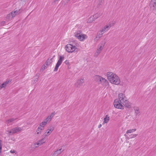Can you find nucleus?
Returning <instances> with one entry per match:
<instances>
[{
	"label": "nucleus",
	"mask_w": 156,
	"mask_h": 156,
	"mask_svg": "<svg viewBox=\"0 0 156 156\" xmlns=\"http://www.w3.org/2000/svg\"><path fill=\"white\" fill-rule=\"evenodd\" d=\"M75 37L80 41H84L88 37L87 35L83 34L82 32L80 31L75 33Z\"/></svg>",
	"instance_id": "obj_4"
},
{
	"label": "nucleus",
	"mask_w": 156,
	"mask_h": 156,
	"mask_svg": "<svg viewBox=\"0 0 156 156\" xmlns=\"http://www.w3.org/2000/svg\"><path fill=\"white\" fill-rule=\"evenodd\" d=\"M84 82V79L83 78H81L78 80L77 83L79 85H80L82 84Z\"/></svg>",
	"instance_id": "obj_23"
},
{
	"label": "nucleus",
	"mask_w": 156,
	"mask_h": 156,
	"mask_svg": "<svg viewBox=\"0 0 156 156\" xmlns=\"http://www.w3.org/2000/svg\"><path fill=\"white\" fill-rule=\"evenodd\" d=\"M54 130V128H52L50 129L47 130L45 133V135L47 136H49Z\"/></svg>",
	"instance_id": "obj_17"
},
{
	"label": "nucleus",
	"mask_w": 156,
	"mask_h": 156,
	"mask_svg": "<svg viewBox=\"0 0 156 156\" xmlns=\"http://www.w3.org/2000/svg\"><path fill=\"white\" fill-rule=\"evenodd\" d=\"M41 145V144L39 143L38 142H37L33 144L32 145L31 147L30 150L33 151L36 148H37L39 146Z\"/></svg>",
	"instance_id": "obj_16"
},
{
	"label": "nucleus",
	"mask_w": 156,
	"mask_h": 156,
	"mask_svg": "<svg viewBox=\"0 0 156 156\" xmlns=\"http://www.w3.org/2000/svg\"><path fill=\"white\" fill-rule=\"evenodd\" d=\"M113 104L115 108L120 110H123L125 107L117 99L114 100Z\"/></svg>",
	"instance_id": "obj_7"
},
{
	"label": "nucleus",
	"mask_w": 156,
	"mask_h": 156,
	"mask_svg": "<svg viewBox=\"0 0 156 156\" xmlns=\"http://www.w3.org/2000/svg\"><path fill=\"white\" fill-rule=\"evenodd\" d=\"M64 151V150H62V148L60 149L59 150H57L55 151V152L58 155L60 154L62 152Z\"/></svg>",
	"instance_id": "obj_25"
},
{
	"label": "nucleus",
	"mask_w": 156,
	"mask_h": 156,
	"mask_svg": "<svg viewBox=\"0 0 156 156\" xmlns=\"http://www.w3.org/2000/svg\"><path fill=\"white\" fill-rule=\"evenodd\" d=\"M110 120V116L108 115H106L104 118V120L102 124L104 125L105 124L108 123Z\"/></svg>",
	"instance_id": "obj_14"
},
{
	"label": "nucleus",
	"mask_w": 156,
	"mask_h": 156,
	"mask_svg": "<svg viewBox=\"0 0 156 156\" xmlns=\"http://www.w3.org/2000/svg\"><path fill=\"white\" fill-rule=\"evenodd\" d=\"M55 114V112H52L45 119L39 124L37 130V134L41 133L42 131L44 129V127L48 123H49L50 122Z\"/></svg>",
	"instance_id": "obj_2"
},
{
	"label": "nucleus",
	"mask_w": 156,
	"mask_h": 156,
	"mask_svg": "<svg viewBox=\"0 0 156 156\" xmlns=\"http://www.w3.org/2000/svg\"><path fill=\"white\" fill-rule=\"evenodd\" d=\"M22 130V129L20 127H16L12 129L9 132L10 133L13 134L20 131Z\"/></svg>",
	"instance_id": "obj_12"
},
{
	"label": "nucleus",
	"mask_w": 156,
	"mask_h": 156,
	"mask_svg": "<svg viewBox=\"0 0 156 156\" xmlns=\"http://www.w3.org/2000/svg\"><path fill=\"white\" fill-rule=\"evenodd\" d=\"M64 55L61 56L60 55L59 56V58L58 60V62L56 65V66L55 67L54 71H57L59 66L61 65L62 64L63 61L64 60Z\"/></svg>",
	"instance_id": "obj_8"
},
{
	"label": "nucleus",
	"mask_w": 156,
	"mask_h": 156,
	"mask_svg": "<svg viewBox=\"0 0 156 156\" xmlns=\"http://www.w3.org/2000/svg\"><path fill=\"white\" fill-rule=\"evenodd\" d=\"M12 139V140H14L13 138H12V139Z\"/></svg>",
	"instance_id": "obj_32"
},
{
	"label": "nucleus",
	"mask_w": 156,
	"mask_h": 156,
	"mask_svg": "<svg viewBox=\"0 0 156 156\" xmlns=\"http://www.w3.org/2000/svg\"><path fill=\"white\" fill-rule=\"evenodd\" d=\"M101 16L100 13H96L93 15L91 16L87 19V23H91L95 21L98 18Z\"/></svg>",
	"instance_id": "obj_6"
},
{
	"label": "nucleus",
	"mask_w": 156,
	"mask_h": 156,
	"mask_svg": "<svg viewBox=\"0 0 156 156\" xmlns=\"http://www.w3.org/2000/svg\"><path fill=\"white\" fill-rule=\"evenodd\" d=\"M20 10L21 9H16L14 10L11 12L10 13L12 14V16L14 17L16 15L20 14L21 13V12L20 11Z\"/></svg>",
	"instance_id": "obj_13"
},
{
	"label": "nucleus",
	"mask_w": 156,
	"mask_h": 156,
	"mask_svg": "<svg viewBox=\"0 0 156 156\" xmlns=\"http://www.w3.org/2000/svg\"><path fill=\"white\" fill-rule=\"evenodd\" d=\"M99 81L101 83L103 84L108 82V81L106 79L101 76L100 77Z\"/></svg>",
	"instance_id": "obj_18"
},
{
	"label": "nucleus",
	"mask_w": 156,
	"mask_h": 156,
	"mask_svg": "<svg viewBox=\"0 0 156 156\" xmlns=\"http://www.w3.org/2000/svg\"><path fill=\"white\" fill-rule=\"evenodd\" d=\"M47 139L45 138V137H44L42 139H41L40 140L37 142H38L39 143L41 144V145L42 144H43L47 140Z\"/></svg>",
	"instance_id": "obj_21"
},
{
	"label": "nucleus",
	"mask_w": 156,
	"mask_h": 156,
	"mask_svg": "<svg viewBox=\"0 0 156 156\" xmlns=\"http://www.w3.org/2000/svg\"><path fill=\"white\" fill-rule=\"evenodd\" d=\"M150 9L152 11H156V0H151L149 3Z\"/></svg>",
	"instance_id": "obj_10"
},
{
	"label": "nucleus",
	"mask_w": 156,
	"mask_h": 156,
	"mask_svg": "<svg viewBox=\"0 0 156 156\" xmlns=\"http://www.w3.org/2000/svg\"><path fill=\"white\" fill-rule=\"evenodd\" d=\"M105 44V43L104 42H101L98 45L97 47V48L96 51V53L98 54H100L102 49H103Z\"/></svg>",
	"instance_id": "obj_11"
},
{
	"label": "nucleus",
	"mask_w": 156,
	"mask_h": 156,
	"mask_svg": "<svg viewBox=\"0 0 156 156\" xmlns=\"http://www.w3.org/2000/svg\"><path fill=\"white\" fill-rule=\"evenodd\" d=\"M15 119L14 118L8 120L7 122L8 123H9L10 122H12L14 121Z\"/></svg>",
	"instance_id": "obj_27"
},
{
	"label": "nucleus",
	"mask_w": 156,
	"mask_h": 156,
	"mask_svg": "<svg viewBox=\"0 0 156 156\" xmlns=\"http://www.w3.org/2000/svg\"><path fill=\"white\" fill-rule=\"evenodd\" d=\"M58 155L55 152L52 154V156H58Z\"/></svg>",
	"instance_id": "obj_29"
},
{
	"label": "nucleus",
	"mask_w": 156,
	"mask_h": 156,
	"mask_svg": "<svg viewBox=\"0 0 156 156\" xmlns=\"http://www.w3.org/2000/svg\"><path fill=\"white\" fill-rule=\"evenodd\" d=\"M136 130V129H130L127 131L126 132V133L129 135V134H130L134 132Z\"/></svg>",
	"instance_id": "obj_22"
},
{
	"label": "nucleus",
	"mask_w": 156,
	"mask_h": 156,
	"mask_svg": "<svg viewBox=\"0 0 156 156\" xmlns=\"http://www.w3.org/2000/svg\"><path fill=\"white\" fill-rule=\"evenodd\" d=\"M65 48L66 51L69 53H72L78 51V49L75 46L70 44H67Z\"/></svg>",
	"instance_id": "obj_5"
},
{
	"label": "nucleus",
	"mask_w": 156,
	"mask_h": 156,
	"mask_svg": "<svg viewBox=\"0 0 156 156\" xmlns=\"http://www.w3.org/2000/svg\"><path fill=\"white\" fill-rule=\"evenodd\" d=\"M107 79L112 84L118 85L121 83L119 77L112 72H108L106 74Z\"/></svg>",
	"instance_id": "obj_1"
},
{
	"label": "nucleus",
	"mask_w": 156,
	"mask_h": 156,
	"mask_svg": "<svg viewBox=\"0 0 156 156\" xmlns=\"http://www.w3.org/2000/svg\"><path fill=\"white\" fill-rule=\"evenodd\" d=\"M9 82H5V83H3L0 86V87L1 88L5 87L7 84Z\"/></svg>",
	"instance_id": "obj_26"
},
{
	"label": "nucleus",
	"mask_w": 156,
	"mask_h": 156,
	"mask_svg": "<svg viewBox=\"0 0 156 156\" xmlns=\"http://www.w3.org/2000/svg\"><path fill=\"white\" fill-rule=\"evenodd\" d=\"M102 126V125L101 124H100L98 126V127L99 128H100Z\"/></svg>",
	"instance_id": "obj_31"
},
{
	"label": "nucleus",
	"mask_w": 156,
	"mask_h": 156,
	"mask_svg": "<svg viewBox=\"0 0 156 156\" xmlns=\"http://www.w3.org/2000/svg\"><path fill=\"white\" fill-rule=\"evenodd\" d=\"M101 76L99 75H95L93 77L94 80L96 82H98L99 81Z\"/></svg>",
	"instance_id": "obj_20"
},
{
	"label": "nucleus",
	"mask_w": 156,
	"mask_h": 156,
	"mask_svg": "<svg viewBox=\"0 0 156 156\" xmlns=\"http://www.w3.org/2000/svg\"><path fill=\"white\" fill-rule=\"evenodd\" d=\"M52 58H49L47 59L45 63V65L48 66L50 65L52 63Z\"/></svg>",
	"instance_id": "obj_19"
},
{
	"label": "nucleus",
	"mask_w": 156,
	"mask_h": 156,
	"mask_svg": "<svg viewBox=\"0 0 156 156\" xmlns=\"http://www.w3.org/2000/svg\"><path fill=\"white\" fill-rule=\"evenodd\" d=\"M135 113L137 115L140 113V111L139 108L137 107H135L134 108Z\"/></svg>",
	"instance_id": "obj_24"
},
{
	"label": "nucleus",
	"mask_w": 156,
	"mask_h": 156,
	"mask_svg": "<svg viewBox=\"0 0 156 156\" xmlns=\"http://www.w3.org/2000/svg\"><path fill=\"white\" fill-rule=\"evenodd\" d=\"M118 99V101L126 107H130L131 104L124 94L122 93L119 94Z\"/></svg>",
	"instance_id": "obj_3"
},
{
	"label": "nucleus",
	"mask_w": 156,
	"mask_h": 156,
	"mask_svg": "<svg viewBox=\"0 0 156 156\" xmlns=\"http://www.w3.org/2000/svg\"><path fill=\"white\" fill-rule=\"evenodd\" d=\"M15 151L14 150H11L10 152L12 153H14L15 152Z\"/></svg>",
	"instance_id": "obj_30"
},
{
	"label": "nucleus",
	"mask_w": 156,
	"mask_h": 156,
	"mask_svg": "<svg viewBox=\"0 0 156 156\" xmlns=\"http://www.w3.org/2000/svg\"><path fill=\"white\" fill-rule=\"evenodd\" d=\"M48 66H46L45 65H44L42 66L41 69H46L47 67Z\"/></svg>",
	"instance_id": "obj_28"
},
{
	"label": "nucleus",
	"mask_w": 156,
	"mask_h": 156,
	"mask_svg": "<svg viewBox=\"0 0 156 156\" xmlns=\"http://www.w3.org/2000/svg\"><path fill=\"white\" fill-rule=\"evenodd\" d=\"M13 18V16H12V14L10 12L5 17V20L6 21L9 22Z\"/></svg>",
	"instance_id": "obj_15"
},
{
	"label": "nucleus",
	"mask_w": 156,
	"mask_h": 156,
	"mask_svg": "<svg viewBox=\"0 0 156 156\" xmlns=\"http://www.w3.org/2000/svg\"><path fill=\"white\" fill-rule=\"evenodd\" d=\"M111 25L107 24L105 25L103 28H102L99 31L100 34L99 37H101L102 34L106 31H108L111 27Z\"/></svg>",
	"instance_id": "obj_9"
}]
</instances>
